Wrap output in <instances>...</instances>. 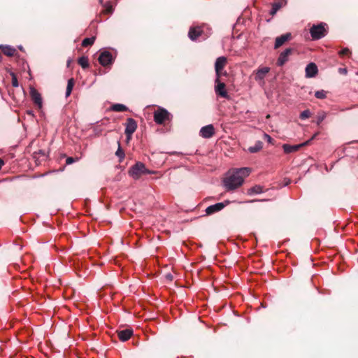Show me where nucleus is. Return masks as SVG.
<instances>
[{
  "mask_svg": "<svg viewBox=\"0 0 358 358\" xmlns=\"http://www.w3.org/2000/svg\"><path fill=\"white\" fill-rule=\"evenodd\" d=\"M250 169L244 167L229 171L224 180V185L227 190H234L241 186L244 178L250 173Z\"/></svg>",
  "mask_w": 358,
  "mask_h": 358,
  "instance_id": "nucleus-1",
  "label": "nucleus"
},
{
  "mask_svg": "<svg viewBox=\"0 0 358 358\" xmlns=\"http://www.w3.org/2000/svg\"><path fill=\"white\" fill-rule=\"evenodd\" d=\"M129 173L134 179H138L141 175L150 174L152 172L145 168L143 163L138 162L130 168Z\"/></svg>",
  "mask_w": 358,
  "mask_h": 358,
  "instance_id": "nucleus-2",
  "label": "nucleus"
},
{
  "mask_svg": "<svg viewBox=\"0 0 358 358\" xmlns=\"http://www.w3.org/2000/svg\"><path fill=\"white\" fill-rule=\"evenodd\" d=\"M325 23H320L314 24L310 29V34L313 40H319L324 37L327 34V29Z\"/></svg>",
  "mask_w": 358,
  "mask_h": 358,
  "instance_id": "nucleus-3",
  "label": "nucleus"
},
{
  "mask_svg": "<svg viewBox=\"0 0 358 358\" xmlns=\"http://www.w3.org/2000/svg\"><path fill=\"white\" fill-rule=\"evenodd\" d=\"M171 115L165 108H161L154 112V121L157 124H162L165 120H170Z\"/></svg>",
  "mask_w": 358,
  "mask_h": 358,
  "instance_id": "nucleus-4",
  "label": "nucleus"
},
{
  "mask_svg": "<svg viewBox=\"0 0 358 358\" xmlns=\"http://www.w3.org/2000/svg\"><path fill=\"white\" fill-rule=\"evenodd\" d=\"M137 129V123L136 120L131 117L127 120L125 123L124 134L128 140L131 139L132 134Z\"/></svg>",
  "mask_w": 358,
  "mask_h": 358,
  "instance_id": "nucleus-5",
  "label": "nucleus"
},
{
  "mask_svg": "<svg viewBox=\"0 0 358 358\" xmlns=\"http://www.w3.org/2000/svg\"><path fill=\"white\" fill-rule=\"evenodd\" d=\"M29 94L34 105L38 109H41L43 106V99L41 94L34 87H30Z\"/></svg>",
  "mask_w": 358,
  "mask_h": 358,
  "instance_id": "nucleus-6",
  "label": "nucleus"
},
{
  "mask_svg": "<svg viewBox=\"0 0 358 358\" xmlns=\"http://www.w3.org/2000/svg\"><path fill=\"white\" fill-rule=\"evenodd\" d=\"M227 63V59L225 57H219L217 58L215 64V70L216 73V77L218 78H220L222 75H226V72L224 73H222V71L224 69L225 64Z\"/></svg>",
  "mask_w": 358,
  "mask_h": 358,
  "instance_id": "nucleus-7",
  "label": "nucleus"
},
{
  "mask_svg": "<svg viewBox=\"0 0 358 358\" xmlns=\"http://www.w3.org/2000/svg\"><path fill=\"white\" fill-rule=\"evenodd\" d=\"M229 203V201H225L224 202L217 203L213 205H210L208 206L206 209V213L207 215H212L215 213L221 211Z\"/></svg>",
  "mask_w": 358,
  "mask_h": 358,
  "instance_id": "nucleus-8",
  "label": "nucleus"
},
{
  "mask_svg": "<svg viewBox=\"0 0 358 358\" xmlns=\"http://www.w3.org/2000/svg\"><path fill=\"white\" fill-rule=\"evenodd\" d=\"M98 60L102 66H106L113 63V57L112 54L109 51L105 50L101 52V54L99 56Z\"/></svg>",
  "mask_w": 358,
  "mask_h": 358,
  "instance_id": "nucleus-9",
  "label": "nucleus"
},
{
  "mask_svg": "<svg viewBox=\"0 0 358 358\" xmlns=\"http://www.w3.org/2000/svg\"><path fill=\"white\" fill-rule=\"evenodd\" d=\"M293 52L292 48H286L283 52H282L277 60V65L279 66H282L288 60L289 57Z\"/></svg>",
  "mask_w": 358,
  "mask_h": 358,
  "instance_id": "nucleus-10",
  "label": "nucleus"
},
{
  "mask_svg": "<svg viewBox=\"0 0 358 358\" xmlns=\"http://www.w3.org/2000/svg\"><path fill=\"white\" fill-rule=\"evenodd\" d=\"M215 83H216L215 87V93L222 97L227 98L228 94L225 90V84L224 83L220 82V78H218V80H217V77H216Z\"/></svg>",
  "mask_w": 358,
  "mask_h": 358,
  "instance_id": "nucleus-11",
  "label": "nucleus"
},
{
  "mask_svg": "<svg viewBox=\"0 0 358 358\" xmlns=\"http://www.w3.org/2000/svg\"><path fill=\"white\" fill-rule=\"evenodd\" d=\"M200 136L204 138H210L215 134V129L213 124H208L201 127L199 131Z\"/></svg>",
  "mask_w": 358,
  "mask_h": 358,
  "instance_id": "nucleus-12",
  "label": "nucleus"
},
{
  "mask_svg": "<svg viewBox=\"0 0 358 358\" xmlns=\"http://www.w3.org/2000/svg\"><path fill=\"white\" fill-rule=\"evenodd\" d=\"M309 144V141H307L303 143L298 144V145H289V144H284L282 145L283 150L285 153H292L294 152L297 151L300 148L307 145Z\"/></svg>",
  "mask_w": 358,
  "mask_h": 358,
  "instance_id": "nucleus-13",
  "label": "nucleus"
},
{
  "mask_svg": "<svg viewBox=\"0 0 358 358\" xmlns=\"http://www.w3.org/2000/svg\"><path fill=\"white\" fill-rule=\"evenodd\" d=\"M306 78H313L315 77L317 72V66L315 63H310L306 67Z\"/></svg>",
  "mask_w": 358,
  "mask_h": 358,
  "instance_id": "nucleus-14",
  "label": "nucleus"
},
{
  "mask_svg": "<svg viewBox=\"0 0 358 358\" xmlns=\"http://www.w3.org/2000/svg\"><path fill=\"white\" fill-rule=\"evenodd\" d=\"M292 37L290 33H286L275 38L274 48L278 49L282 46L286 41H289Z\"/></svg>",
  "mask_w": 358,
  "mask_h": 358,
  "instance_id": "nucleus-15",
  "label": "nucleus"
},
{
  "mask_svg": "<svg viewBox=\"0 0 358 358\" xmlns=\"http://www.w3.org/2000/svg\"><path fill=\"white\" fill-rule=\"evenodd\" d=\"M133 330L131 329H126L117 331V336L119 339L123 342L128 341L131 338Z\"/></svg>",
  "mask_w": 358,
  "mask_h": 358,
  "instance_id": "nucleus-16",
  "label": "nucleus"
},
{
  "mask_svg": "<svg viewBox=\"0 0 358 358\" xmlns=\"http://www.w3.org/2000/svg\"><path fill=\"white\" fill-rule=\"evenodd\" d=\"M269 71L270 68L266 66L259 69L255 73V80L257 81H262Z\"/></svg>",
  "mask_w": 358,
  "mask_h": 358,
  "instance_id": "nucleus-17",
  "label": "nucleus"
},
{
  "mask_svg": "<svg viewBox=\"0 0 358 358\" xmlns=\"http://www.w3.org/2000/svg\"><path fill=\"white\" fill-rule=\"evenodd\" d=\"M201 32L200 27H190L188 32V36L192 41H195L201 35Z\"/></svg>",
  "mask_w": 358,
  "mask_h": 358,
  "instance_id": "nucleus-18",
  "label": "nucleus"
},
{
  "mask_svg": "<svg viewBox=\"0 0 358 358\" xmlns=\"http://www.w3.org/2000/svg\"><path fill=\"white\" fill-rule=\"evenodd\" d=\"M0 49L7 56H13L15 52V49L10 45H1Z\"/></svg>",
  "mask_w": 358,
  "mask_h": 358,
  "instance_id": "nucleus-19",
  "label": "nucleus"
},
{
  "mask_svg": "<svg viewBox=\"0 0 358 358\" xmlns=\"http://www.w3.org/2000/svg\"><path fill=\"white\" fill-rule=\"evenodd\" d=\"M262 147H263L262 142L260 141H258L255 143V145L249 147L248 151L250 153H255V152H259L260 150H262Z\"/></svg>",
  "mask_w": 358,
  "mask_h": 358,
  "instance_id": "nucleus-20",
  "label": "nucleus"
},
{
  "mask_svg": "<svg viewBox=\"0 0 358 358\" xmlns=\"http://www.w3.org/2000/svg\"><path fill=\"white\" fill-rule=\"evenodd\" d=\"M111 110L115 112H124L128 110V108L122 103H115L111 106Z\"/></svg>",
  "mask_w": 358,
  "mask_h": 358,
  "instance_id": "nucleus-21",
  "label": "nucleus"
},
{
  "mask_svg": "<svg viewBox=\"0 0 358 358\" xmlns=\"http://www.w3.org/2000/svg\"><path fill=\"white\" fill-rule=\"evenodd\" d=\"M34 158H36V161L45 160L47 158V155H46L45 151L43 150H38V152H34Z\"/></svg>",
  "mask_w": 358,
  "mask_h": 358,
  "instance_id": "nucleus-22",
  "label": "nucleus"
},
{
  "mask_svg": "<svg viewBox=\"0 0 358 358\" xmlns=\"http://www.w3.org/2000/svg\"><path fill=\"white\" fill-rule=\"evenodd\" d=\"M263 192L262 187L260 185H255L252 187H251L248 190L249 194H259Z\"/></svg>",
  "mask_w": 358,
  "mask_h": 358,
  "instance_id": "nucleus-23",
  "label": "nucleus"
},
{
  "mask_svg": "<svg viewBox=\"0 0 358 358\" xmlns=\"http://www.w3.org/2000/svg\"><path fill=\"white\" fill-rule=\"evenodd\" d=\"M73 85H74L73 79V78L69 79L67 83V86H66V93H65L66 97H68L69 96H70V94L72 92Z\"/></svg>",
  "mask_w": 358,
  "mask_h": 358,
  "instance_id": "nucleus-24",
  "label": "nucleus"
},
{
  "mask_svg": "<svg viewBox=\"0 0 358 358\" xmlns=\"http://www.w3.org/2000/svg\"><path fill=\"white\" fill-rule=\"evenodd\" d=\"M282 7V3L280 2H275L272 3L271 10H270V14L271 15H274Z\"/></svg>",
  "mask_w": 358,
  "mask_h": 358,
  "instance_id": "nucleus-25",
  "label": "nucleus"
},
{
  "mask_svg": "<svg viewBox=\"0 0 358 358\" xmlns=\"http://www.w3.org/2000/svg\"><path fill=\"white\" fill-rule=\"evenodd\" d=\"M78 64L83 69H87L89 66V61L87 57L82 56L78 60Z\"/></svg>",
  "mask_w": 358,
  "mask_h": 358,
  "instance_id": "nucleus-26",
  "label": "nucleus"
},
{
  "mask_svg": "<svg viewBox=\"0 0 358 358\" xmlns=\"http://www.w3.org/2000/svg\"><path fill=\"white\" fill-rule=\"evenodd\" d=\"M103 7L105 8L104 12L106 14H111L114 11L113 6H112L110 2H106L103 4Z\"/></svg>",
  "mask_w": 358,
  "mask_h": 358,
  "instance_id": "nucleus-27",
  "label": "nucleus"
},
{
  "mask_svg": "<svg viewBox=\"0 0 358 358\" xmlns=\"http://www.w3.org/2000/svg\"><path fill=\"white\" fill-rule=\"evenodd\" d=\"M95 41V37L94 36H92V37H90V38H85L83 41H82V45L83 47H87L89 45H92Z\"/></svg>",
  "mask_w": 358,
  "mask_h": 358,
  "instance_id": "nucleus-28",
  "label": "nucleus"
},
{
  "mask_svg": "<svg viewBox=\"0 0 358 358\" xmlns=\"http://www.w3.org/2000/svg\"><path fill=\"white\" fill-rule=\"evenodd\" d=\"M115 155L120 159H123L124 158V152L120 147V144L118 143V148L115 152Z\"/></svg>",
  "mask_w": 358,
  "mask_h": 358,
  "instance_id": "nucleus-29",
  "label": "nucleus"
},
{
  "mask_svg": "<svg viewBox=\"0 0 358 358\" xmlns=\"http://www.w3.org/2000/svg\"><path fill=\"white\" fill-rule=\"evenodd\" d=\"M326 117V113L324 112H321L320 113H318L317 115V125H320L322 122L323 120L325 119Z\"/></svg>",
  "mask_w": 358,
  "mask_h": 358,
  "instance_id": "nucleus-30",
  "label": "nucleus"
},
{
  "mask_svg": "<svg viewBox=\"0 0 358 358\" xmlns=\"http://www.w3.org/2000/svg\"><path fill=\"white\" fill-rule=\"evenodd\" d=\"M327 92L324 90H319L315 92V96L317 99H324L326 98Z\"/></svg>",
  "mask_w": 358,
  "mask_h": 358,
  "instance_id": "nucleus-31",
  "label": "nucleus"
},
{
  "mask_svg": "<svg viewBox=\"0 0 358 358\" xmlns=\"http://www.w3.org/2000/svg\"><path fill=\"white\" fill-rule=\"evenodd\" d=\"M310 115H311L310 111L309 110H305L301 113L299 117L301 120H306V119H308V117H310Z\"/></svg>",
  "mask_w": 358,
  "mask_h": 358,
  "instance_id": "nucleus-32",
  "label": "nucleus"
},
{
  "mask_svg": "<svg viewBox=\"0 0 358 358\" xmlns=\"http://www.w3.org/2000/svg\"><path fill=\"white\" fill-rule=\"evenodd\" d=\"M12 76V85L13 87H18V81L17 77L14 73H11Z\"/></svg>",
  "mask_w": 358,
  "mask_h": 358,
  "instance_id": "nucleus-33",
  "label": "nucleus"
},
{
  "mask_svg": "<svg viewBox=\"0 0 358 358\" xmlns=\"http://www.w3.org/2000/svg\"><path fill=\"white\" fill-rule=\"evenodd\" d=\"M264 138L265 140H266V141L268 143H271V144H273L274 143V141L273 139L271 137V136H269L268 134H264Z\"/></svg>",
  "mask_w": 358,
  "mask_h": 358,
  "instance_id": "nucleus-34",
  "label": "nucleus"
},
{
  "mask_svg": "<svg viewBox=\"0 0 358 358\" xmlns=\"http://www.w3.org/2000/svg\"><path fill=\"white\" fill-rule=\"evenodd\" d=\"M350 53V50L347 48H345L343 49H342L340 52H339V55H341V56H344V55H347Z\"/></svg>",
  "mask_w": 358,
  "mask_h": 358,
  "instance_id": "nucleus-35",
  "label": "nucleus"
},
{
  "mask_svg": "<svg viewBox=\"0 0 358 358\" xmlns=\"http://www.w3.org/2000/svg\"><path fill=\"white\" fill-rule=\"evenodd\" d=\"M76 162V159L73 157H68L66 159V164H71L72 163L75 162Z\"/></svg>",
  "mask_w": 358,
  "mask_h": 358,
  "instance_id": "nucleus-36",
  "label": "nucleus"
},
{
  "mask_svg": "<svg viewBox=\"0 0 358 358\" xmlns=\"http://www.w3.org/2000/svg\"><path fill=\"white\" fill-rule=\"evenodd\" d=\"M338 71H339V73H343V74H346L348 72L346 69H343V68H340L338 69Z\"/></svg>",
  "mask_w": 358,
  "mask_h": 358,
  "instance_id": "nucleus-37",
  "label": "nucleus"
},
{
  "mask_svg": "<svg viewBox=\"0 0 358 358\" xmlns=\"http://www.w3.org/2000/svg\"><path fill=\"white\" fill-rule=\"evenodd\" d=\"M166 278L169 280H172L173 279V276L171 273H168L166 275Z\"/></svg>",
  "mask_w": 358,
  "mask_h": 358,
  "instance_id": "nucleus-38",
  "label": "nucleus"
},
{
  "mask_svg": "<svg viewBox=\"0 0 358 358\" xmlns=\"http://www.w3.org/2000/svg\"><path fill=\"white\" fill-rule=\"evenodd\" d=\"M27 113L29 114V115H33V111L31 110H27Z\"/></svg>",
  "mask_w": 358,
  "mask_h": 358,
  "instance_id": "nucleus-39",
  "label": "nucleus"
},
{
  "mask_svg": "<svg viewBox=\"0 0 358 358\" xmlns=\"http://www.w3.org/2000/svg\"><path fill=\"white\" fill-rule=\"evenodd\" d=\"M3 164H4L3 161L1 159H0V169H1L2 166L3 165Z\"/></svg>",
  "mask_w": 358,
  "mask_h": 358,
  "instance_id": "nucleus-40",
  "label": "nucleus"
},
{
  "mask_svg": "<svg viewBox=\"0 0 358 358\" xmlns=\"http://www.w3.org/2000/svg\"><path fill=\"white\" fill-rule=\"evenodd\" d=\"M317 135V134H315L309 141V143L313 139L315 138V136Z\"/></svg>",
  "mask_w": 358,
  "mask_h": 358,
  "instance_id": "nucleus-41",
  "label": "nucleus"
},
{
  "mask_svg": "<svg viewBox=\"0 0 358 358\" xmlns=\"http://www.w3.org/2000/svg\"><path fill=\"white\" fill-rule=\"evenodd\" d=\"M99 3L101 4L103 6V4H104L105 3H103V0H99Z\"/></svg>",
  "mask_w": 358,
  "mask_h": 358,
  "instance_id": "nucleus-42",
  "label": "nucleus"
},
{
  "mask_svg": "<svg viewBox=\"0 0 358 358\" xmlns=\"http://www.w3.org/2000/svg\"><path fill=\"white\" fill-rule=\"evenodd\" d=\"M289 183V180H288L287 181H286V183L285 185H287Z\"/></svg>",
  "mask_w": 358,
  "mask_h": 358,
  "instance_id": "nucleus-43",
  "label": "nucleus"
},
{
  "mask_svg": "<svg viewBox=\"0 0 358 358\" xmlns=\"http://www.w3.org/2000/svg\"><path fill=\"white\" fill-rule=\"evenodd\" d=\"M23 321H24V326L25 325V322H28V320H25V318L23 319Z\"/></svg>",
  "mask_w": 358,
  "mask_h": 358,
  "instance_id": "nucleus-44",
  "label": "nucleus"
},
{
  "mask_svg": "<svg viewBox=\"0 0 358 358\" xmlns=\"http://www.w3.org/2000/svg\"><path fill=\"white\" fill-rule=\"evenodd\" d=\"M18 48H19V49H20V50H22V45H19V47H18Z\"/></svg>",
  "mask_w": 358,
  "mask_h": 358,
  "instance_id": "nucleus-45",
  "label": "nucleus"
}]
</instances>
